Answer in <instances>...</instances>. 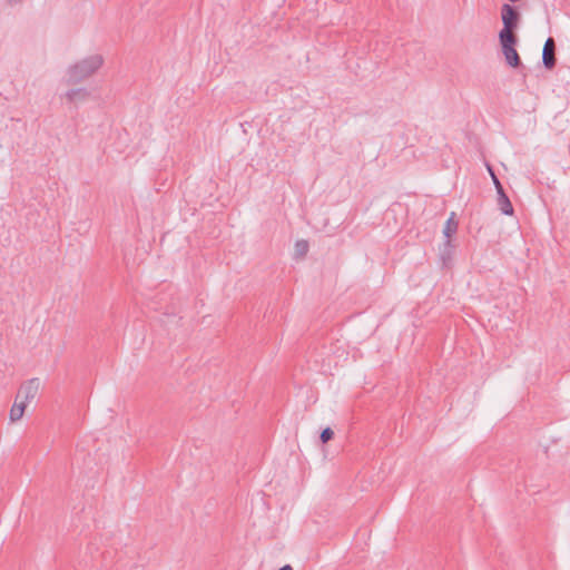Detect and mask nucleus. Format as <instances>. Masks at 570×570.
Here are the masks:
<instances>
[{"instance_id": "1", "label": "nucleus", "mask_w": 570, "mask_h": 570, "mask_svg": "<svg viewBox=\"0 0 570 570\" xmlns=\"http://www.w3.org/2000/svg\"><path fill=\"white\" fill-rule=\"evenodd\" d=\"M104 65L101 55L87 57L68 68V83H78L91 77Z\"/></svg>"}, {"instance_id": "2", "label": "nucleus", "mask_w": 570, "mask_h": 570, "mask_svg": "<svg viewBox=\"0 0 570 570\" xmlns=\"http://www.w3.org/2000/svg\"><path fill=\"white\" fill-rule=\"evenodd\" d=\"M40 389V380L38 377L30 379L21 384L17 400L28 405L38 394Z\"/></svg>"}, {"instance_id": "3", "label": "nucleus", "mask_w": 570, "mask_h": 570, "mask_svg": "<svg viewBox=\"0 0 570 570\" xmlns=\"http://www.w3.org/2000/svg\"><path fill=\"white\" fill-rule=\"evenodd\" d=\"M503 29L514 30L520 20L519 11L511 4L504 3L501 8Z\"/></svg>"}, {"instance_id": "4", "label": "nucleus", "mask_w": 570, "mask_h": 570, "mask_svg": "<svg viewBox=\"0 0 570 570\" xmlns=\"http://www.w3.org/2000/svg\"><path fill=\"white\" fill-rule=\"evenodd\" d=\"M554 51H556V42H554L553 38L549 37L546 40V43L543 46V52H542L543 66L549 70L553 69L557 63Z\"/></svg>"}, {"instance_id": "5", "label": "nucleus", "mask_w": 570, "mask_h": 570, "mask_svg": "<svg viewBox=\"0 0 570 570\" xmlns=\"http://www.w3.org/2000/svg\"><path fill=\"white\" fill-rule=\"evenodd\" d=\"M502 53L508 66L512 68H518L521 66V59L518 51L515 50V47L502 48Z\"/></svg>"}, {"instance_id": "6", "label": "nucleus", "mask_w": 570, "mask_h": 570, "mask_svg": "<svg viewBox=\"0 0 570 570\" xmlns=\"http://www.w3.org/2000/svg\"><path fill=\"white\" fill-rule=\"evenodd\" d=\"M499 41L501 48L515 47V45L518 43V37L515 36L513 30L502 29L499 32Z\"/></svg>"}, {"instance_id": "7", "label": "nucleus", "mask_w": 570, "mask_h": 570, "mask_svg": "<svg viewBox=\"0 0 570 570\" xmlns=\"http://www.w3.org/2000/svg\"><path fill=\"white\" fill-rule=\"evenodd\" d=\"M498 193V206L501 210L502 214L504 215H513V206L508 197V195L505 194L504 189L503 190H500V191H497Z\"/></svg>"}, {"instance_id": "8", "label": "nucleus", "mask_w": 570, "mask_h": 570, "mask_svg": "<svg viewBox=\"0 0 570 570\" xmlns=\"http://www.w3.org/2000/svg\"><path fill=\"white\" fill-rule=\"evenodd\" d=\"M89 91L86 88L71 89L66 92V98L70 102L85 101L89 97Z\"/></svg>"}, {"instance_id": "9", "label": "nucleus", "mask_w": 570, "mask_h": 570, "mask_svg": "<svg viewBox=\"0 0 570 570\" xmlns=\"http://www.w3.org/2000/svg\"><path fill=\"white\" fill-rule=\"evenodd\" d=\"M26 407L27 405L24 403L16 399L10 410V420L12 422L19 421L23 416Z\"/></svg>"}, {"instance_id": "10", "label": "nucleus", "mask_w": 570, "mask_h": 570, "mask_svg": "<svg viewBox=\"0 0 570 570\" xmlns=\"http://www.w3.org/2000/svg\"><path fill=\"white\" fill-rule=\"evenodd\" d=\"M454 213H452L451 217L446 220L443 234L446 237V239H450L453 234L458 230V222L453 218Z\"/></svg>"}, {"instance_id": "11", "label": "nucleus", "mask_w": 570, "mask_h": 570, "mask_svg": "<svg viewBox=\"0 0 570 570\" xmlns=\"http://www.w3.org/2000/svg\"><path fill=\"white\" fill-rule=\"evenodd\" d=\"M309 245L305 239H299L295 243V256L304 257L308 252Z\"/></svg>"}, {"instance_id": "12", "label": "nucleus", "mask_w": 570, "mask_h": 570, "mask_svg": "<svg viewBox=\"0 0 570 570\" xmlns=\"http://www.w3.org/2000/svg\"><path fill=\"white\" fill-rule=\"evenodd\" d=\"M333 436H334L333 430L330 426H327L322 430L320 439H321L322 443L325 444L328 441H331L333 439Z\"/></svg>"}, {"instance_id": "13", "label": "nucleus", "mask_w": 570, "mask_h": 570, "mask_svg": "<svg viewBox=\"0 0 570 570\" xmlns=\"http://www.w3.org/2000/svg\"><path fill=\"white\" fill-rule=\"evenodd\" d=\"M451 247H452L451 240L446 239L445 244H444V249H443L442 255H441L444 265L446 264V258L450 257Z\"/></svg>"}, {"instance_id": "14", "label": "nucleus", "mask_w": 570, "mask_h": 570, "mask_svg": "<svg viewBox=\"0 0 570 570\" xmlns=\"http://www.w3.org/2000/svg\"><path fill=\"white\" fill-rule=\"evenodd\" d=\"M488 169H489V173H490V175L492 177V180H493V184L495 186L497 191L503 190V186L500 183L499 178L495 176L493 169L490 166H488Z\"/></svg>"}, {"instance_id": "15", "label": "nucleus", "mask_w": 570, "mask_h": 570, "mask_svg": "<svg viewBox=\"0 0 570 570\" xmlns=\"http://www.w3.org/2000/svg\"><path fill=\"white\" fill-rule=\"evenodd\" d=\"M278 570H293V568L289 564H285L282 568H279Z\"/></svg>"}]
</instances>
